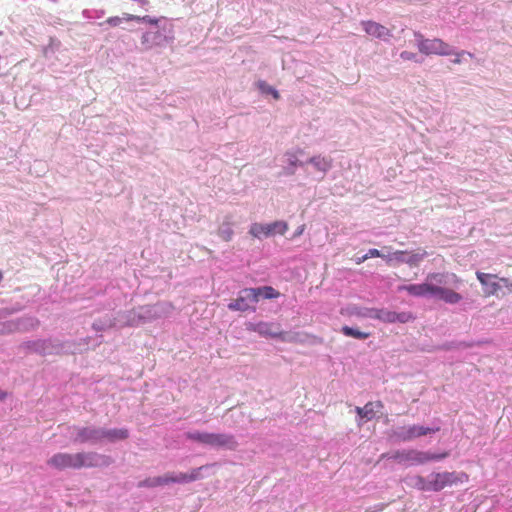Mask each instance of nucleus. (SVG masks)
<instances>
[{"mask_svg":"<svg viewBox=\"0 0 512 512\" xmlns=\"http://www.w3.org/2000/svg\"><path fill=\"white\" fill-rule=\"evenodd\" d=\"M447 278L448 274L446 273H430L427 275L425 282L402 285L398 287V290L406 291L415 297L431 296L447 304H457L462 301L463 297L455 290L446 287Z\"/></svg>","mask_w":512,"mask_h":512,"instance_id":"1","label":"nucleus"},{"mask_svg":"<svg viewBox=\"0 0 512 512\" xmlns=\"http://www.w3.org/2000/svg\"><path fill=\"white\" fill-rule=\"evenodd\" d=\"M112 461L110 456L98 454L94 451L58 452L47 460V465L58 471L67 469L80 470L82 468L109 466Z\"/></svg>","mask_w":512,"mask_h":512,"instance_id":"2","label":"nucleus"},{"mask_svg":"<svg viewBox=\"0 0 512 512\" xmlns=\"http://www.w3.org/2000/svg\"><path fill=\"white\" fill-rule=\"evenodd\" d=\"M185 437L191 441H195L212 447H221L230 450H235L238 446L235 437L231 434L192 431L187 432L185 434Z\"/></svg>","mask_w":512,"mask_h":512,"instance_id":"3","label":"nucleus"},{"mask_svg":"<svg viewBox=\"0 0 512 512\" xmlns=\"http://www.w3.org/2000/svg\"><path fill=\"white\" fill-rule=\"evenodd\" d=\"M448 452H443L441 454H434L429 452H423L418 450H403V451H396L391 458L397 461L398 463L403 464H412V465H418V464H424L429 461H436V460H442L446 457H448Z\"/></svg>","mask_w":512,"mask_h":512,"instance_id":"4","label":"nucleus"},{"mask_svg":"<svg viewBox=\"0 0 512 512\" xmlns=\"http://www.w3.org/2000/svg\"><path fill=\"white\" fill-rule=\"evenodd\" d=\"M417 38V46L419 51L425 55H440V56H449L453 54V48L448 43L444 42L442 39L434 38L427 39L424 38L423 35L416 33Z\"/></svg>","mask_w":512,"mask_h":512,"instance_id":"5","label":"nucleus"},{"mask_svg":"<svg viewBox=\"0 0 512 512\" xmlns=\"http://www.w3.org/2000/svg\"><path fill=\"white\" fill-rule=\"evenodd\" d=\"M440 431V427H425L422 425H408L398 427L393 431V437L402 442L412 441L416 438L426 436Z\"/></svg>","mask_w":512,"mask_h":512,"instance_id":"6","label":"nucleus"},{"mask_svg":"<svg viewBox=\"0 0 512 512\" xmlns=\"http://www.w3.org/2000/svg\"><path fill=\"white\" fill-rule=\"evenodd\" d=\"M431 478L432 479L429 480L428 484L423 486V488H426L428 491H440L446 486L467 480L468 476L465 473L457 474L455 472H442L432 474Z\"/></svg>","mask_w":512,"mask_h":512,"instance_id":"7","label":"nucleus"},{"mask_svg":"<svg viewBox=\"0 0 512 512\" xmlns=\"http://www.w3.org/2000/svg\"><path fill=\"white\" fill-rule=\"evenodd\" d=\"M365 315L383 323H408L414 320V316L411 312L403 311L398 313L388 309H368Z\"/></svg>","mask_w":512,"mask_h":512,"instance_id":"8","label":"nucleus"},{"mask_svg":"<svg viewBox=\"0 0 512 512\" xmlns=\"http://www.w3.org/2000/svg\"><path fill=\"white\" fill-rule=\"evenodd\" d=\"M288 230V224L285 221H275L269 224L253 223L250 226L249 233L254 238L269 237L274 234L284 235Z\"/></svg>","mask_w":512,"mask_h":512,"instance_id":"9","label":"nucleus"},{"mask_svg":"<svg viewBox=\"0 0 512 512\" xmlns=\"http://www.w3.org/2000/svg\"><path fill=\"white\" fill-rule=\"evenodd\" d=\"M258 303L254 291L251 288H245L240 291L238 297L228 304V308L232 311L245 312L248 310L255 311V304Z\"/></svg>","mask_w":512,"mask_h":512,"instance_id":"10","label":"nucleus"},{"mask_svg":"<svg viewBox=\"0 0 512 512\" xmlns=\"http://www.w3.org/2000/svg\"><path fill=\"white\" fill-rule=\"evenodd\" d=\"M476 277L482 285L486 297L498 295L499 291L502 290V285L497 275L477 271Z\"/></svg>","mask_w":512,"mask_h":512,"instance_id":"11","label":"nucleus"},{"mask_svg":"<svg viewBox=\"0 0 512 512\" xmlns=\"http://www.w3.org/2000/svg\"><path fill=\"white\" fill-rule=\"evenodd\" d=\"M250 329L261 336L286 340V333L282 331L281 325L279 323L262 321L256 324H252Z\"/></svg>","mask_w":512,"mask_h":512,"instance_id":"12","label":"nucleus"},{"mask_svg":"<svg viewBox=\"0 0 512 512\" xmlns=\"http://www.w3.org/2000/svg\"><path fill=\"white\" fill-rule=\"evenodd\" d=\"M207 466H201L195 469H192L190 473H167L163 475L164 480H166L165 485H169L171 483H188L201 478V470L206 468Z\"/></svg>","mask_w":512,"mask_h":512,"instance_id":"13","label":"nucleus"},{"mask_svg":"<svg viewBox=\"0 0 512 512\" xmlns=\"http://www.w3.org/2000/svg\"><path fill=\"white\" fill-rule=\"evenodd\" d=\"M75 443L99 442L101 441V431L93 427H75Z\"/></svg>","mask_w":512,"mask_h":512,"instance_id":"14","label":"nucleus"},{"mask_svg":"<svg viewBox=\"0 0 512 512\" xmlns=\"http://www.w3.org/2000/svg\"><path fill=\"white\" fill-rule=\"evenodd\" d=\"M361 25H362L364 31L372 37L382 39V40H386L389 37H391V31L387 27H385L377 22L363 21L361 23Z\"/></svg>","mask_w":512,"mask_h":512,"instance_id":"15","label":"nucleus"},{"mask_svg":"<svg viewBox=\"0 0 512 512\" xmlns=\"http://www.w3.org/2000/svg\"><path fill=\"white\" fill-rule=\"evenodd\" d=\"M382 408L383 403L381 401H370L366 403L364 407H356L355 411L360 418L365 419L366 421H370Z\"/></svg>","mask_w":512,"mask_h":512,"instance_id":"16","label":"nucleus"},{"mask_svg":"<svg viewBox=\"0 0 512 512\" xmlns=\"http://www.w3.org/2000/svg\"><path fill=\"white\" fill-rule=\"evenodd\" d=\"M101 441L106 439L109 442L125 440L129 437V431L126 428L121 429H100Z\"/></svg>","mask_w":512,"mask_h":512,"instance_id":"17","label":"nucleus"},{"mask_svg":"<svg viewBox=\"0 0 512 512\" xmlns=\"http://www.w3.org/2000/svg\"><path fill=\"white\" fill-rule=\"evenodd\" d=\"M310 164L314 166V168L321 172L323 175L327 173L332 167V159L330 157L325 156H314L311 157L308 161Z\"/></svg>","mask_w":512,"mask_h":512,"instance_id":"18","label":"nucleus"},{"mask_svg":"<svg viewBox=\"0 0 512 512\" xmlns=\"http://www.w3.org/2000/svg\"><path fill=\"white\" fill-rule=\"evenodd\" d=\"M251 289L254 291V295L256 296L257 302H259L260 297H263L265 299H273L278 298L280 295V293L271 286H263Z\"/></svg>","mask_w":512,"mask_h":512,"instance_id":"19","label":"nucleus"},{"mask_svg":"<svg viewBox=\"0 0 512 512\" xmlns=\"http://www.w3.org/2000/svg\"><path fill=\"white\" fill-rule=\"evenodd\" d=\"M162 35L159 32L154 33H144L141 38L142 44L145 46L146 49L152 48L154 45L160 44V38Z\"/></svg>","mask_w":512,"mask_h":512,"instance_id":"20","label":"nucleus"},{"mask_svg":"<svg viewBox=\"0 0 512 512\" xmlns=\"http://www.w3.org/2000/svg\"><path fill=\"white\" fill-rule=\"evenodd\" d=\"M218 235L225 242H229V241L232 240L233 235H234V231L232 229L231 221H229V220L224 221L220 225V227L218 229Z\"/></svg>","mask_w":512,"mask_h":512,"instance_id":"21","label":"nucleus"},{"mask_svg":"<svg viewBox=\"0 0 512 512\" xmlns=\"http://www.w3.org/2000/svg\"><path fill=\"white\" fill-rule=\"evenodd\" d=\"M426 251L425 250H419L417 252H408L407 251V255H406V264L410 265V266H416L418 265L419 262H421L425 256H426Z\"/></svg>","mask_w":512,"mask_h":512,"instance_id":"22","label":"nucleus"},{"mask_svg":"<svg viewBox=\"0 0 512 512\" xmlns=\"http://www.w3.org/2000/svg\"><path fill=\"white\" fill-rule=\"evenodd\" d=\"M341 331L345 336L353 337L356 339H367L370 336L369 332H362L349 326H343Z\"/></svg>","mask_w":512,"mask_h":512,"instance_id":"23","label":"nucleus"},{"mask_svg":"<svg viewBox=\"0 0 512 512\" xmlns=\"http://www.w3.org/2000/svg\"><path fill=\"white\" fill-rule=\"evenodd\" d=\"M407 251H395L389 255H386V262L391 264L393 261L397 263H406Z\"/></svg>","mask_w":512,"mask_h":512,"instance_id":"24","label":"nucleus"},{"mask_svg":"<svg viewBox=\"0 0 512 512\" xmlns=\"http://www.w3.org/2000/svg\"><path fill=\"white\" fill-rule=\"evenodd\" d=\"M257 86L263 93L272 95L275 100L280 99L279 92L265 81H258Z\"/></svg>","mask_w":512,"mask_h":512,"instance_id":"25","label":"nucleus"},{"mask_svg":"<svg viewBox=\"0 0 512 512\" xmlns=\"http://www.w3.org/2000/svg\"><path fill=\"white\" fill-rule=\"evenodd\" d=\"M166 480H164L163 476L153 477L145 479L143 482L140 483V486L143 487H158V486H164Z\"/></svg>","mask_w":512,"mask_h":512,"instance_id":"26","label":"nucleus"},{"mask_svg":"<svg viewBox=\"0 0 512 512\" xmlns=\"http://www.w3.org/2000/svg\"><path fill=\"white\" fill-rule=\"evenodd\" d=\"M499 281H500V284L502 285V288H505L507 290V292L511 293L512 292V280L508 279V278H500L499 277Z\"/></svg>","mask_w":512,"mask_h":512,"instance_id":"27","label":"nucleus"},{"mask_svg":"<svg viewBox=\"0 0 512 512\" xmlns=\"http://www.w3.org/2000/svg\"><path fill=\"white\" fill-rule=\"evenodd\" d=\"M366 254H367L368 259L373 258V257H381L386 260V255L382 254L378 249H375V248L369 249Z\"/></svg>","mask_w":512,"mask_h":512,"instance_id":"28","label":"nucleus"},{"mask_svg":"<svg viewBox=\"0 0 512 512\" xmlns=\"http://www.w3.org/2000/svg\"><path fill=\"white\" fill-rule=\"evenodd\" d=\"M122 22V18L118 17V16H114V17H109L105 23L111 25V26H118L120 25Z\"/></svg>","mask_w":512,"mask_h":512,"instance_id":"29","label":"nucleus"},{"mask_svg":"<svg viewBox=\"0 0 512 512\" xmlns=\"http://www.w3.org/2000/svg\"><path fill=\"white\" fill-rule=\"evenodd\" d=\"M400 57L403 60L411 61V60H415L416 54L413 52H409V51H403V52H401Z\"/></svg>","mask_w":512,"mask_h":512,"instance_id":"30","label":"nucleus"},{"mask_svg":"<svg viewBox=\"0 0 512 512\" xmlns=\"http://www.w3.org/2000/svg\"><path fill=\"white\" fill-rule=\"evenodd\" d=\"M140 21L146 22V23L151 24V25H157L158 22H159V19L152 18L150 16H143V17H141Z\"/></svg>","mask_w":512,"mask_h":512,"instance_id":"31","label":"nucleus"},{"mask_svg":"<svg viewBox=\"0 0 512 512\" xmlns=\"http://www.w3.org/2000/svg\"><path fill=\"white\" fill-rule=\"evenodd\" d=\"M427 484H428V481H426L423 477L417 478L416 485L419 487V489L428 491L426 488H423V486H426Z\"/></svg>","mask_w":512,"mask_h":512,"instance_id":"32","label":"nucleus"},{"mask_svg":"<svg viewBox=\"0 0 512 512\" xmlns=\"http://www.w3.org/2000/svg\"><path fill=\"white\" fill-rule=\"evenodd\" d=\"M464 54H465L464 51H461V52H454L453 51L452 55L456 56V58L453 60V63L460 64L461 63V56L464 55Z\"/></svg>","mask_w":512,"mask_h":512,"instance_id":"33","label":"nucleus"},{"mask_svg":"<svg viewBox=\"0 0 512 512\" xmlns=\"http://www.w3.org/2000/svg\"><path fill=\"white\" fill-rule=\"evenodd\" d=\"M123 19L126 20V21H133V20L140 21L141 17L140 16H136V15H132V14H126Z\"/></svg>","mask_w":512,"mask_h":512,"instance_id":"34","label":"nucleus"},{"mask_svg":"<svg viewBox=\"0 0 512 512\" xmlns=\"http://www.w3.org/2000/svg\"><path fill=\"white\" fill-rule=\"evenodd\" d=\"M367 259H368L367 254H365V255H363L362 257L358 258V259L356 260V263H357V264H361V263H363L364 261H366Z\"/></svg>","mask_w":512,"mask_h":512,"instance_id":"35","label":"nucleus"},{"mask_svg":"<svg viewBox=\"0 0 512 512\" xmlns=\"http://www.w3.org/2000/svg\"><path fill=\"white\" fill-rule=\"evenodd\" d=\"M304 231V225H302L301 227H299L295 233L296 236H299L303 233Z\"/></svg>","mask_w":512,"mask_h":512,"instance_id":"36","label":"nucleus"},{"mask_svg":"<svg viewBox=\"0 0 512 512\" xmlns=\"http://www.w3.org/2000/svg\"><path fill=\"white\" fill-rule=\"evenodd\" d=\"M451 276L453 278V282L454 283H460L461 282L460 278L457 275L452 274Z\"/></svg>","mask_w":512,"mask_h":512,"instance_id":"37","label":"nucleus"},{"mask_svg":"<svg viewBox=\"0 0 512 512\" xmlns=\"http://www.w3.org/2000/svg\"><path fill=\"white\" fill-rule=\"evenodd\" d=\"M6 397H7V393L2 391V390H0V401L4 400Z\"/></svg>","mask_w":512,"mask_h":512,"instance_id":"38","label":"nucleus"},{"mask_svg":"<svg viewBox=\"0 0 512 512\" xmlns=\"http://www.w3.org/2000/svg\"><path fill=\"white\" fill-rule=\"evenodd\" d=\"M290 162H291V164H292V165H297V164H298V162H297L296 160H292V159H291V160H290ZM299 165H300V166H303V163H302V162H299Z\"/></svg>","mask_w":512,"mask_h":512,"instance_id":"39","label":"nucleus"},{"mask_svg":"<svg viewBox=\"0 0 512 512\" xmlns=\"http://www.w3.org/2000/svg\"><path fill=\"white\" fill-rule=\"evenodd\" d=\"M139 2H140L141 4H146V3H147V0H139Z\"/></svg>","mask_w":512,"mask_h":512,"instance_id":"40","label":"nucleus"},{"mask_svg":"<svg viewBox=\"0 0 512 512\" xmlns=\"http://www.w3.org/2000/svg\"><path fill=\"white\" fill-rule=\"evenodd\" d=\"M2 279H3V274H2V272L0 271V283L2 282Z\"/></svg>","mask_w":512,"mask_h":512,"instance_id":"41","label":"nucleus"}]
</instances>
